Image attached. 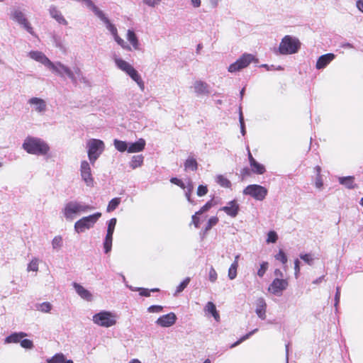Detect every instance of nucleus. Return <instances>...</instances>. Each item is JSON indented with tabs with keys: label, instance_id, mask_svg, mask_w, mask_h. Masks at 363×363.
I'll use <instances>...</instances> for the list:
<instances>
[{
	"label": "nucleus",
	"instance_id": "f257e3e1",
	"mask_svg": "<svg viewBox=\"0 0 363 363\" xmlns=\"http://www.w3.org/2000/svg\"><path fill=\"white\" fill-rule=\"evenodd\" d=\"M28 56L47 67L59 77L62 78L67 77L74 85H77L79 82L86 84H89L88 79L84 76L82 71L77 66L74 67L73 69H72L60 62H52L44 53L40 51H30Z\"/></svg>",
	"mask_w": 363,
	"mask_h": 363
},
{
	"label": "nucleus",
	"instance_id": "f03ea898",
	"mask_svg": "<svg viewBox=\"0 0 363 363\" xmlns=\"http://www.w3.org/2000/svg\"><path fill=\"white\" fill-rule=\"evenodd\" d=\"M94 209V207L82 201H70L65 204L62 213L67 220L72 221L76 216Z\"/></svg>",
	"mask_w": 363,
	"mask_h": 363
},
{
	"label": "nucleus",
	"instance_id": "7ed1b4c3",
	"mask_svg": "<svg viewBox=\"0 0 363 363\" xmlns=\"http://www.w3.org/2000/svg\"><path fill=\"white\" fill-rule=\"evenodd\" d=\"M22 146L28 153L35 155H45L50 150L46 142L34 137L26 138Z\"/></svg>",
	"mask_w": 363,
	"mask_h": 363
},
{
	"label": "nucleus",
	"instance_id": "20e7f679",
	"mask_svg": "<svg viewBox=\"0 0 363 363\" xmlns=\"http://www.w3.org/2000/svg\"><path fill=\"white\" fill-rule=\"evenodd\" d=\"M116 315L111 311H101L92 317V321L98 326L110 328L116 323Z\"/></svg>",
	"mask_w": 363,
	"mask_h": 363
},
{
	"label": "nucleus",
	"instance_id": "39448f33",
	"mask_svg": "<svg viewBox=\"0 0 363 363\" xmlns=\"http://www.w3.org/2000/svg\"><path fill=\"white\" fill-rule=\"evenodd\" d=\"M301 46L299 40L291 35L284 36L279 47V52L281 55H290L296 53Z\"/></svg>",
	"mask_w": 363,
	"mask_h": 363
},
{
	"label": "nucleus",
	"instance_id": "423d86ee",
	"mask_svg": "<svg viewBox=\"0 0 363 363\" xmlns=\"http://www.w3.org/2000/svg\"><path fill=\"white\" fill-rule=\"evenodd\" d=\"M86 146L89 160L91 164L94 165L104 150V143L99 139H91L87 142Z\"/></svg>",
	"mask_w": 363,
	"mask_h": 363
},
{
	"label": "nucleus",
	"instance_id": "0eeeda50",
	"mask_svg": "<svg viewBox=\"0 0 363 363\" xmlns=\"http://www.w3.org/2000/svg\"><path fill=\"white\" fill-rule=\"evenodd\" d=\"M101 217L100 212H96L88 216H84L77 220L74 223V230L79 233L84 232L86 229H90L94 227V224Z\"/></svg>",
	"mask_w": 363,
	"mask_h": 363
},
{
	"label": "nucleus",
	"instance_id": "6e6552de",
	"mask_svg": "<svg viewBox=\"0 0 363 363\" xmlns=\"http://www.w3.org/2000/svg\"><path fill=\"white\" fill-rule=\"evenodd\" d=\"M242 194L257 201H263L267 196L268 190L259 184H250L243 189Z\"/></svg>",
	"mask_w": 363,
	"mask_h": 363
},
{
	"label": "nucleus",
	"instance_id": "1a4fd4ad",
	"mask_svg": "<svg viewBox=\"0 0 363 363\" xmlns=\"http://www.w3.org/2000/svg\"><path fill=\"white\" fill-rule=\"evenodd\" d=\"M10 18L13 21L18 23L19 25L26 30L30 34H33V29L26 17L24 13L18 7L11 9Z\"/></svg>",
	"mask_w": 363,
	"mask_h": 363
},
{
	"label": "nucleus",
	"instance_id": "9d476101",
	"mask_svg": "<svg viewBox=\"0 0 363 363\" xmlns=\"http://www.w3.org/2000/svg\"><path fill=\"white\" fill-rule=\"evenodd\" d=\"M254 60V55L249 53H244L235 62L230 65L228 67V71L230 73L239 72L247 67Z\"/></svg>",
	"mask_w": 363,
	"mask_h": 363
},
{
	"label": "nucleus",
	"instance_id": "9b49d317",
	"mask_svg": "<svg viewBox=\"0 0 363 363\" xmlns=\"http://www.w3.org/2000/svg\"><path fill=\"white\" fill-rule=\"evenodd\" d=\"M288 285L289 283L286 279L275 278L269 285L268 290L274 295L281 296Z\"/></svg>",
	"mask_w": 363,
	"mask_h": 363
},
{
	"label": "nucleus",
	"instance_id": "f8f14e48",
	"mask_svg": "<svg viewBox=\"0 0 363 363\" xmlns=\"http://www.w3.org/2000/svg\"><path fill=\"white\" fill-rule=\"evenodd\" d=\"M80 174L82 179L88 186H93L94 179L91 174L90 164L86 161H82L80 165Z\"/></svg>",
	"mask_w": 363,
	"mask_h": 363
},
{
	"label": "nucleus",
	"instance_id": "ddd939ff",
	"mask_svg": "<svg viewBox=\"0 0 363 363\" xmlns=\"http://www.w3.org/2000/svg\"><path fill=\"white\" fill-rule=\"evenodd\" d=\"M191 88L194 89L196 96H208L211 94L209 85L201 80H196L193 84Z\"/></svg>",
	"mask_w": 363,
	"mask_h": 363
},
{
	"label": "nucleus",
	"instance_id": "4468645a",
	"mask_svg": "<svg viewBox=\"0 0 363 363\" xmlns=\"http://www.w3.org/2000/svg\"><path fill=\"white\" fill-rule=\"evenodd\" d=\"M177 319V318L175 313L171 312L158 318L155 323L161 327L169 328L176 323Z\"/></svg>",
	"mask_w": 363,
	"mask_h": 363
},
{
	"label": "nucleus",
	"instance_id": "2eb2a0df",
	"mask_svg": "<svg viewBox=\"0 0 363 363\" xmlns=\"http://www.w3.org/2000/svg\"><path fill=\"white\" fill-rule=\"evenodd\" d=\"M335 57L333 53H327L320 56L316 62L315 68L323 69L325 68Z\"/></svg>",
	"mask_w": 363,
	"mask_h": 363
},
{
	"label": "nucleus",
	"instance_id": "dca6fc26",
	"mask_svg": "<svg viewBox=\"0 0 363 363\" xmlns=\"http://www.w3.org/2000/svg\"><path fill=\"white\" fill-rule=\"evenodd\" d=\"M239 204L235 200L230 201L228 203V205L222 207L220 210L224 211L227 215L235 218L239 211Z\"/></svg>",
	"mask_w": 363,
	"mask_h": 363
},
{
	"label": "nucleus",
	"instance_id": "f3484780",
	"mask_svg": "<svg viewBox=\"0 0 363 363\" xmlns=\"http://www.w3.org/2000/svg\"><path fill=\"white\" fill-rule=\"evenodd\" d=\"M73 287L74 288L77 294L83 299L91 301L93 299V296L91 293L86 289L84 286L80 285L78 283L74 282Z\"/></svg>",
	"mask_w": 363,
	"mask_h": 363
},
{
	"label": "nucleus",
	"instance_id": "a211bd4d",
	"mask_svg": "<svg viewBox=\"0 0 363 363\" xmlns=\"http://www.w3.org/2000/svg\"><path fill=\"white\" fill-rule=\"evenodd\" d=\"M266 308L267 304L264 299L263 298L257 299L255 312L258 317L262 320L266 319Z\"/></svg>",
	"mask_w": 363,
	"mask_h": 363
},
{
	"label": "nucleus",
	"instance_id": "6ab92c4d",
	"mask_svg": "<svg viewBox=\"0 0 363 363\" xmlns=\"http://www.w3.org/2000/svg\"><path fill=\"white\" fill-rule=\"evenodd\" d=\"M28 103L35 106V110L38 113L44 112L46 110V103L42 99L33 97L29 99Z\"/></svg>",
	"mask_w": 363,
	"mask_h": 363
},
{
	"label": "nucleus",
	"instance_id": "aec40b11",
	"mask_svg": "<svg viewBox=\"0 0 363 363\" xmlns=\"http://www.w3.org/2000/svg\"><path fill=\"white\" fill-rule=\"evenodd\" d=\"M145 140L143 138H140L135 143H128V152L130 153L138 152L145 148Z\"/></svg>",
	"mask_w": 363,
	"mask_h": 363
},
{
	"label": "nucleus",
	"instance_id": "412c9836",
	"mask_svg": "<svg viewBox=\"0 0 363 363\" xmlns=\"http://www.w3.org/2000/svg\"><path fill=\"white\" fill-rule=\"evenodd\" d=\"M133 81H135L141 91H144L145 84L141 79L138 72L133 67L130 71L126 73Z\"/></svg>",
	"mask_w": 363,
	"mask_h": 363
},
{
	"label": "nucleus",
	"instance_id": "4be33fe9",
	"mask_svg": "<svg viewBox=\"0 0 363 363\" xmlns=\"http://www.w3.org/2000/svg\"><path fill=\"white\" fill-rule=\"evenodd\" d=\"M338 182L340 184L345 186L348 189H354L357 187L354 183V177L353 176L340 177Z\"/></svg>",
	"mask_w": 363,
	"mask_h": 363
},
{
	"label": "nucleus",
	"instance_id": "5701e85b",
	"mask_svg": "<svg viewBox=\"0 0 363 363\" xmlns=\"http://www.w3.org/2000/svg\"><path fill=\"white\" fill-rule=\"evenodd\" d=\"M49 12L50 16L55 18L59 23L67 25V21L63 17L61 12L57 10V9L55 6H51L49 9Z\"/></svg>",
	"mask_w": 363,
	"mask_h": 363
},
{
	"label": "nucleus",
	"instance_id": "b1692460",
	"mask_svg": "<svg viewBox=\"0 0 363 363\" xmlns=\"http://www.w3.org/2000/svg\"><path fill=\"white\" fill-rule=\"evenodd\" d=\"M98 18L104 23L106 29L111 33L112 35H116L118 30L115 25H113L110 20L105 16L104 12Z\"/></svg>",
	"mask_w": 363,
	"mask_h": 363
},
{
	"label": "nucleus",
	"instance_id": "393cba45",
	"mask_svg": "<svg viewBox=\"0 0 363 363\" xmlns=\"http://www.w3.org/2000/svg\"><path fill=\"white\" fill-rule=\"evenodd\" d=\"M114 62L116 65V67L121 69V71L127 73L128 71L130 70V69L133 67V66L128 62L125 61L124 60L115 57H114Z\"/></svg>",
	"mask_w": 363,
	"mask_h": 363
},
{
	"label": "nucleus",
	"instance_id": "a878e982",
	"mask_svg": "<svg viewBox=\"0 0 363 363\" xmlns=\"http://www.w3.org/2000/svg\"><path fill=\"white\" fill-rule=\"evenodd\" d=\"M127 39L130 42V43L133 45V48L135 50H140V43H139L138 37L133 30H128Z\"/></svg>",
	"mask_w": 363,
	"mask_h": 363
},
{
	"label": "nucleus",
	"instance_id": "bb28decb",
	"mask_svg": "<svg viewBox=\"0 0 363 363\" xmlns=\"http://www.w3.org/2000/svg\"><path fill=\"white\" fill-rule=\"evenodd\" d=\"M26 336V334L21 332V333H14L7 336L5 339L6 343H17L21 342V340L23 337Z\"/></svg>",
	"mask_w": 363,
	"mask_h": 363
},
{
	"label": "nucleus",
	"instance_id": "cd10ccee",
	"mask_svg": "<svg viewBox=\"0 0 363 363\" xmlns=\"http://www.w3.org/2000/svg\"><path fill=\"white\" fill-rule=\"evenodd\" d=\"M250 165L251 167V171L254 174H263L266 172L265 167L263 164L257 162V160L252 161V162L250 163Z\"/></svg>",
	"mask_w": 363,
	"mask_h": 363
},
{
	"label": "nucleus",
	"instance_id": "c85d7f7f",
	"mask_svg": "<svg viewBox=\"0 0 363 363\" xmlns=\"http://www.w3.org/2000/svg\"><path fill=\"white\" fill-rule=\"evenodd\" d=\"M205 310L207 312H208L209 313H211L213 316L215 320H219V318H220L219 314L217 312L216 306L213 302H211V301L208 302L205 307Z\"/></svg>",
	"mask_w": 363,
	"mask_h": 363
},
{
	"label": "nucleus",
	"instance_id": "c756f323",
	"mask_svg": "<svg viewBox=\"0 0 363 363\" xmlns=\"http://www.w3.org/2000/svg\"><path fill=\"white\" fill-rule=\"evenodd\" d=\"M65 356L62 353H57L51 358L47 359V363H66Z\"/></svg>",
	"mask_w": 363,
	"mask_h": 363
},
{
	"label": "nucleus",
	"instance_id": "7c9ffc66",
	"mask_svg": "<svg viewBox=\"0 0 363 363\" xmlns=\"http://www.w3.org/2000/svg\"><path fill=\"white\" fill-rule=\"evenodd\" d=\"M143 155H135L132 157L131 161L130 162V166L132 169H136L137 167H140L143 163Z\"/></svg>",
	"mask_w": 363,
	"mask_h": 363
},
{
	"label": "nucleus",
	"instance_id": "2f4dec72",
	"mask_svg": "<svg viewBox=\"0 0 363 363\" xmlns=\"http://www.w3.org/2000/svg\"><path fill=\"white\" fill-rule=\"evenodd\" d=\"M83 3L86 6L87 8L91 9L94 14L98 17L103 13L93 2L91 0H84Z\"/></svg>",
	"mask_w": 363,
	"mask_h": 363
},
{
	"label": "nucleus",
	"instance_id": "473e14b6",
	"mask_svg": "<svg viewBox=\"0 0 363 363\" xmlns=\"http://www.w3.org/2000/svg\"><path fill=\"white\" fill-rule=\"evenodd\" d=\"M216 182L222 187L230 188L231 182L229 179L223 175H218L216 178Z\"/></svg>",
	"mask_w": 363,
	"mask_h": 363
},
{
	"label": "nucleus",
	"instance_id": "72a5a7b5",
	"mask_svg": "<svg viewBox=\"0 0 363 363\" xmlns=\"http://www.w3.org/2000/svg\"><path fill=\"white\" fill-rule=\"evenodd\" d=\"M185 169L196 171L198 168V163L194 158L189 157L184 162Z\"/></svg>",
	"mask_w": 363,
	"mask_h": 363
},
{
	"label": "nucleus",
	"instance_id": "f704fd0d",
	"mask_svg": "<svg viewBox=\"0 0 363 363\" xmlns=\"http://www.w3.org/2000/svg\"><path fill=\"white\" fill-rule=\"evenodd\" d=\"M113 143L115 148L119 152L128 151V143L126 142L115 139Z\"/></svg>",
	"mask_w": 363,
	"mask_h": 363
},
{
	"label": "nucleus",
	"instance_id": "c9c22d12",
	"mask_svg": "<svg viewBox=\"0 0 363 363\" xmlns=\"http://www.w3.org/2000/svg\"><path fill=\"white\" fill-rule=\"evenodd\" d=\"M35 308L38 311L43 313H48L52 309V305L49 302H43L36 304Z\"/></svg>",
	"mask_w": 363,
	"mask_h": 363
},
{
	"label": "nucleus",
	"instance_id": "e433bc0d",
	"mask_svg": "<svg viewBox=\"0 0 363 363\" xmlns=\"http://www.w3.org/2000/svg\"><path fill=\"white\" fill-rule=\"evenodd\" d=\"M113 237L106 236L103 242L104 252L109 253L112 249Z\"/></svg>",
	"mask_w": 363,
	"mask_h": 363
},
{
	"label": "nucleus",
	"instance_id": "4c0bfd02",
	"mask_svg": "<svg viewBox=\"0 0 363 363\" xmlns=\"http://www.w3.org/2000/svg\"><path fill=\"white\" fill-rule=\"evenodd\" d=\"M191 281L190 277L185 278L177 287L175 293L174 294V296H177L178 294L182 292L184 289L188 286Z\"/></svg>",
	"mask_w": 363,
	"mask_h": 363
},
{
	"label": "nucleus",
	"instance_id": "58836bf2",
	"mask_svg": "<svg viewBox=\"0 0 363 363\" xmlns=\"http://www.w3.org/2000/svg\"><path fill=\"white\" fill-rule=\"evenodd\" d=\"M120 203H121V198L112 199L108 204L106 211L108 212H111V211H114L118 206Z\"/></svg>",
	"mask_w": 363,
	"mask_h": 363
},
{
	"label": "nucleus",
	"instance_id": "ea45409f",
	"mask_svg": "<svg viewBox=\"0 0 363 363\" xmlns=\"http://www.w3.org/2000/svg\"><path fill=\"white\" fill-rule=\"evenodd\" d=\"M238 267V264H237L236 263L231 264V265L228 269V277L229 279L233 280L236 278Z\"/></svg>",
	"mask_w": 363,
	"mask_h": 363
},
{
	"label": "nucleus",
	"instance_id": "a19ab883",
	"mask_svg": "<svg viewBox=\"0 0 363 363\" xmlns=\"http://www.w3.org/2000/svg\"><path fill=\"white\" fill-rule=\"evenodd\" d=\"M258 330L257 328L250 331V333H247L245 335L240 337L237 342H234L230 345V348H233L238 345H239L241 342L243 341L247 340L251 335H252L254 333H255Z\"/></svg>",
	"mask_w": 363,
	"mask_h": 363
},
{
	"label": "nucleus",
	"instance_id": "79ce46f5",
	"mask_svg": "<svg viewBox=\"0 0 363 363\" xmlns=\"http://www.w3.org/2000/svg\"><path fill=\"white\" fill-rule=\"evenodd\" d=\"M115 41L120 45L121 46L123 49L126 50H128V51H130L131 50V48L130 45H128L121 38H120L118 35V33H116V35H113Z\"/></svg>",
	"mask_w": 363,
	"mask_h": 363
},
{
	"label": "nucleus",
	"instance_id": "37998d69",
	"mask_svg": "<svg viewBox=\"0 0 363 363\" xmlns=\"http://www.w3.org/2000/svg\"><path fill=\"white\" fill-rule=\"evenodd\" d=\"M239 122L240 125V133L242 135L246 134L245 125L244 121V116L242 111V108L240 106L239 108Z\"/></svg>",
	"mask_w": 363,
	"mask_h": 363
},
{
	"label": "nucleus",
	"instance_id": "c03bdc74",
	"mask_svg": "<svg viewBox=\"0 0 363 363\" xmlns=\"http://www.w3.org/2000/svg\"><path fill=\"white\" fill-rule=\"evenodd\" d=\"M218 222V218L216 216H213L210 218L207 222L206 226L204 229L205 232H208L210 230L212 227L216 225Z\"/></svg>",
	"mask_w": 363,
	"mask_h": 363
},
{
	"label": "nucleus",
	"instance_id": "a18cd8bd",
	"mask_svg": "<svg viewBox=\"0 0 363 363\" xmlns=\"http://www.w3.org/2000/svg\"><path fill=\"white\" fill-rule=\"evenodd\" d=\"M52 248L56 250L62 246V238L60 235L55 236L52 240Z\"/></svg>",
	"mask_w": 363,
	"mask_h": 363
},
{
	"label": "nucleus",
	"instance_id": "49530a36",
	"mask_svg": "<svg viewBox=\"0 0 363 363\" xmlns=\"http://www.w3.org/2000/svg\"><path fill=\"white\" fill-rule=\"evenodd\" d=\"M27 270L37 272L38 270V259L33 258L28 265Z\"/></svg>",
	"mask_w": 363,
	"mask_h": 363
},
{
	"label": "nucleus",
	"instance_id": "de8ad7c7",
	"mask_svg": "<svg viewBox=\"0 0 363 363\" xmlns=\"http://www.w3.org/2000/svg\"><path fill=\"white\" fill-rule=\"evenodd\" d=\"M275 259L280 261L283 264L287 262V257L282 250H280L278 254L275 255Z\"/></svg>",
	"mask_w": 363,
	"mask_h": 363
},
{
	"label": "nucleus",
	"instance_id": "09e8293b",
	"mask_svg": "<svg viewBox=\"0 0 363 363\" xmlns=\"http://www.w3.org/2000/svg\"><path fill=\"white\" fill-rule=\"evenodd\" d=\"M268 267H269V263L267 262H263L260 264V267L257 271V275L259 277H262L264 275V274L266 273V272L268 269Z\"/></svg>",
	"mask_w": 363,
	"mask_h": 363
},
{
	"label": "nucleus",
	"instance_id": "8fccbe9b",
	"mask_svg": "<svg viewBox=\"0 0 363 363\" xmlns=\"http://www.w3.org/2000/svg\"><path fill=\"white\" fill-rule=\"evenodd\" d=\"M278 239V235L275 231H269L267 235V242L275 243Z\"/></svg>",
	"mask_w": 363,
	"mask_h": 363
},
{
	"label": "nucleus",
	"instance_id": "3c124183",
	"mask_svg": "<svg viewBox=\"0 0 363 363\" xmlns=\"http://www.w3.org/2000/svg\"><path fill=\"white\" fill-rule=\"evenodd\" d=\"M213 206L212 201H209L206 203V204L201 208V209L196 212V214L202 215L203 213L207 212L211 207Z\"/></svg>",
	"mask_w": 363,
	"mask_h": 363
},
{
	"label": "nucleus",
	"instance_id": "603ef678",
	"mask_svg": "<svg viewBox=\"0 0 363 363\" xmlns=\"http://www.w3.org/2000/svg\"><path fill=\"white\" fill-rule=\"evenodd\" d=\"M213 206L212 201H209L206 203V204L201 208V209L196 212V214L202 215L203 213L207 212L211 207Z\"/></svg>",
	"mask_w": 363,
	"mask_h": 363
},
{
	"label": "nucleus",
	"instance_id": "864d4df0",
	"mask_svg": "<svg viewBox=\"0 0 363 363\" xmlns=\"http://www.w3.org/2000/svg\"><path fill=\"white\" fill-rule=\"evenodd\" d=\"M300 258L303 259L306 263L309 265H312L313 262V259L311 257V254H301Z\"/></svg>",
	"mask_w": 363,
	"mask_h": 363
},
{
	"label": "nucleus",
	"instance_id": "5fc2aeb1",
	"mask_svg": "<svg viewBox=\"0 0 363 363\" xmlns=\"http://www.w3.org/2000/svg\"><path fill=\"white\" fill-rule=\"evenodd\" d=\"M218 274L214 268L211 266L208 273V279L211 282H215L217 279Z\"/></svg>",
	"mask_w": 363,
	"mask_h": 363
},
{
	"label": "nucleus",
	"instance_id": "6e6d98bb",
	"mask_svg": "<svg viewBox=\"0 0 363 363\" xmlns=\"http://www.w3.org/2000/svg\"><path fill=\"white\" fill-rule=\"evenodd\" d=\"M163 311V306L159 305H152L148 307L147 311L149 313H160Z\"/></svg>",
	"mask_w": 363,
	"mask_h": 363
},
{
	"label": "nucleus",
	"instance_id": "4d7b16f0",
	"mask_svg": "<svg viewBox=\"0 0 363 363\" xmlns=\"http://www.w3.org/2000/svg\"><path fill=\"white\" fill-rule=\"evenodd\" d=\"M21 346L26 349H31L33 347V342L28 339L21 340Z\"/></svg>",
	"mask_w": 363,
	"mask_h": 363
},
{
	"label": "nucleus",
	"instance_id": "13d9d810",
	"mask_svg": "<svg viewBox=\"0 0 363 363\" xmlns=\"http://www.w3.org/2000/svg\"><path fill=\"white\" fill-rule=\"evenodd\" d=\"M340 288L339 286H337L336 288V292H335V304H334L336 311H337V307H338V304L340 303Z\"/></svg>",
	"mask_w": 363,
	"mask_h": 363
},
{
	"label": "nucleus",
	"instance_id": "bf43d9fd",
	"mask_svg": "<svg viewBox=\"0 0 363 363\" xmlns=\"http://www.w3.org/2000/svg\"><path fill=\"white\" fill-rule=\"evenodd\" d=\"M208 192V188L204 185H199L197 189V195L199 196H203Z\"/></svg>",
	"mask_w": 363,
	"mask_h": 363
},
{
	"label": "nucleus",
	"instance_id": "052dcab7",
	"mask_svg": "<svg viewBox=\"0 0 363 363\" xmlns=\"http://www.w3.org/2000/svg\"><path fill=\"white\" fill-rule=\"evenodd\" d=\"M192 189H193V186H192L191 183L189 182V185L187 186V190L185 192V196H186L188 201L191 203H193V201L191 199V192Z\"/></svg>",
	"mask_w": 363,
	"mask_h": 363
},
{
	"label": "nucleus",
	"instance_id": "680f3d73",
	"mask_svg": "<svg viewBox=\"0 0 363 363\" xmlns=\"http://www.w3.org/2000/svg\"><path fill=\"white\" fill-rule=\"evenodd\" d=\"M199 214H196V213L192 216L191 217V220H192V223L194 225V226L196 228H199V224H200V217H199Z\"/></svg>",
	"mask_w": 363,
	"mask_h": 363
},
{
	"label": "nucleus",
	"instance_id": "e2e57ef3",
	"mask_svg": "<svg viewBox=\"0 0 363 363\" xmlns=\"http://www.w3.org/2000/svg\"><path fill=\"white\" fill-rule=\"evenodd\" d=\"M299 264H300V261L296 259H295L294 261V270H295V277L296 278H298V275H299V272H300V267H299Z\"/></svg>",
	"mask_w": 363,
	"mask_h": 363
},
{
	"label": "nucleus",
	"instance_id": "0e129e2a",
	"mask_svg": "<svg viewBox=\"0 0 363 363\" xmlns=\"http://www.w3.org/2000/svg\"><path fill=\"white\" fill-rule=\"evenodd\" d=\"M161 0H143V2L149 6L154 7L159 4Z\"/></svg>",
	"mask_w": 363,
	"mask_h": 363
},
{
	"label": "nucleus",
	"instance_id": "69168bd1",
	"mask_svg": "<svg viewBox=\"0 0 363 363\" xmlns=\"http://www.w3.org/2000/svg\"><path fill=\"white\" fill-rule=\"evenodd\" d=\"M117 220L116 218L110 219L107 223V228L115 230Z\"/></svg>",
	"mask_w": 363,
	"mask_h": 363
},
{
	"label": "nucleus",
	"instance_id": "338daca9",
	"mask_svg": "<svg viewBox=\"0 0 363 363\" xmlns=\"http://www.w3.org/2000/svg\"><path fill=\"white\" fill-rule=\"evenodd\" d=\"M140 295L142 296L148 297L150 296V291L145 288L140 289Z\"/></svg>",
	"mask_w": 363,
	"mask_h": 363
},
{
	"label": "nucleus",
	"instance_id": "774afa93",
	"mask_svg": "<svg viewBox=\"0 0 363 363\" xmlns=\"http://www.w3.org/2000/svg\"><path fill=\"white\" fill-rule=\"evenodd\" d=\"M251 170L248 167H245L241 170V175L242 178L245 177L250 176L251 174Z\"/></svg>",
	"mask_w": 363,
	"mask_h": 363
}]
</instances>
